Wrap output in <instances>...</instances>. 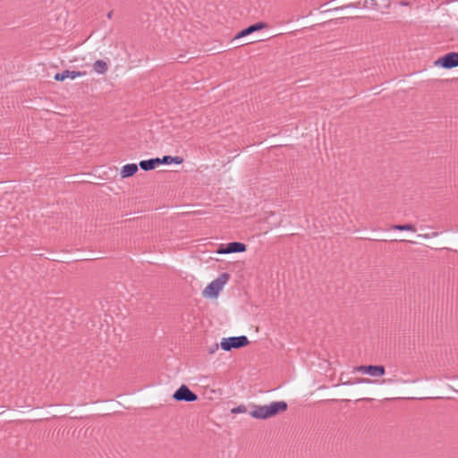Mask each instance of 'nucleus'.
Segmentation results:
<instances>
[{
	"label": "nucleus",
	"mask_w": 458,
	"mask_h": 458,
	"mask_svg": "<svg viewBox=\"0 0 458 458\" xmlns=\"http://www.w3.org/2000/svg\"><path fill=\"white\" fill-rule=\"evenodd\" d=\"M286 409L287 403L285 402H272L269 404L255 405L250 411V415L257 420H266L286 411Z\"/></svg>",
	"instance_id": "nucleus-1"
},
{
	"label": "nucleus",
	"mask_w": 458,
	"mask_h": 458,
	"mask_svg": "<svg viewBox=\"0 0 458 458\" xmlns=\"http://www.w3.org/2000/svg\"><path fill=\"white\" fill-rule=\"evenodd\" d=\"M249 344V339L245 335L224 337L221 339L220 347L226 352L238 349Z\"/></svg>",
	"instance_id": "nucleus-2"
},
{
	"label": "nucleus",
	"mask_w": 458,
	"mask_h": 458,
	"mask_svg": "<svg viewBox=\"0 0 458 458\" xmlns=\"http://www.w3.org/2000/svg\"><path fill=\"white\" fill-rule=\"evenodd\" d=\"M228 274L224 273L216 279L210 282L204 290V294L208 297H216L228 279Z\"/></svg>",
	"instance_id": "nucleus-3"
},
{
	"label": "nucleus",
	"mask_w": 458,
	"mask_h": 458,
	"mask_svg": "<svg viewBox=\"0 0 458 458\" xmlns=\"http://www.w3.org/2000/svg\"><path fill=\"white\" fill-rule=\"evenodd\" d=\"M174 399L179 402L191 403L198 399L196 394H194L188 386L182 385L174 394Z\"/></svg>",
	"instance_id": "nucleus-4"
},
{
	"label": "nucleus",
	"mask_w": 458,
	"mask_h": 458,
	"mask_svg": "<svg viewBox=\"0 0 458 458\" xmlns=\"http://www.w3.org/2000/svg\"><path fill=\"white\" fill-rule=\"evenodd\" d=\"M435 64L445 69L455 68L458 66V52H450L437 60Z\"/></svg>",
	"instance_id": "nucleus-5"
},
{
	"label": "nucleus",
	"mask_w": 458,
	"mask_h": 458,
	"mask_svg": "<svg viewBox=\"0 0 458 458\" xmlns=\"http://www.w3.org/2000/svg\"><path fill=\"white\" fill-rule=\"evenodd\" d=\"M246 250V245L242 242H233L225 246L222 245L216 251L217 254L241 253Z\"/></svg>",
	"instance_id": "nucleus-6"
},
{
	"label": "nucleus",
	"mask_w": 458,
	"mask_h": 458,
	"mask_svg": "<svg viewBox=\"0 0 458 458\" xmlns=\"http://www.w3.org/2000/svg\"><path fill=\"white\" fill-rule=\"evenodd\" d=\"M358 370L370 377H381L385 374V368L381 365L360 366Z\"/></svg>",
	"instance_id": "nucleus-7"
},
{
	"label": "nucleus",
	"mask_w": 458,
	"mask_h": 458,
	"mask_svg": "<svg viewBox=\"0 0 458 458\" xmlns=\"http://www.w3.org/2000/svg\"><path fill=\"white\" fill-rule=\"evenodd\" d=\"M85 74V72L64 70L62 72H57L55 75V80L59 81H64L65 79L74 80L78 77H83Z\"/></svg>",
	"instance_id": "nucleus-8"
},
{
	"label": "nucleus",
	"mask_w": 458,
	"mask_h": 458,
	"mask_svg": "<svg viewBox=\"0 0 458 458\" xmlns=\"http://www.w3.org/2000/svg\"><path fill=\"white\" fill-rule=\"evenodd\" d=\"M266 26L267 25L264 22H257L241 30L239 33H237L234 38L237 39L246 37L255 31L264 29Z\"/></svg>",
	"instance_id": "nucleus-9"
},
{
	"label": "nucleus",
	"mask_w": 458,
	"mask_h": 458,
	"mask_svg": "<svg viewBox=\"0 0 458 458\" xmlns=\"http://www.w3.org/2000/svg\"><path fill=\"white\" fill-rule=\"evenodd\" d=\"M137 171H138V165L136 164H133V163L127 164L122 167L120 174H121L122 178H128V177L135 174L137 173Z\"/></svg>",
	"instance_id": "nucleus-10"
},
{
	"label": "nucleus",
	"mask_w": 458,
	"mask_h": 458,
	"mask_svg": "<svg viewBox=\"0 0 458 458\" xmlns=\"http://www.w3.org/2000/svg\"><path fill=\"white\" fill-rule=\"evenodd\" d=\"M157 160L159 161L158 165H170L172 163L180 165L182 163L183 159L180 157H171V156H164L162 158L157 157Z\"/></svg>",
	"instance_id": "nucleus-11"
},
{
	"label": "nucleus",
	"mask_w": 458,
	"mask_h": 458,
	"mask_svg": "<svg viewBox=\"0 0 458 458\" xmlns=\"http://www.w3.org/2000/svg\"><path fill=\"white\" fill-rule=\"evenodd\" d=\"M158 163H159V161L157 160V157L156 158H150V159H148V160H141L139 163V166L143 171H149V170H152V169L156 168L157 165H158Z\"/></svg>",
	"instance_id": "nucleus-12"
},
{
	"label": "nucleus",
	"mask_w": 458,
	"mask_h": 458,
	"mask_svg": "<svg viewBox=\"0 0 458 458\" xmlns=\"http://www.w3.org/2000/svg\"><path fill=\"white\" fill-rule=\"evenodd\" d=\"M93 70L98 74H104L107 71V64L103 60H97L93 64Z\"/></svg>",
	"instance_id": "nucleus-13"
},
{
	"label": "nucleus",
	"mask_w": 458,
	"mask_h": 458,
	"mask_svg": "<svg viewBox=\"0 0 458 458\" xmlns=\"http://www.w3.org/2000/svg\"><path fill=\"white\" fill-rule=\"evenodd\" d=\"M393 229L394 230H396V231H411V232H415L416 231V228L413 225H411V224H407V225H395L393 226Z\"/></svg>",
	"instance_id": "nucleus-14"
},
{
	"label": "nucleus",
	"mask_w": 458,
	"mask_h": 458,
	"mask_svg": "<svg viewBox=\"0 0 458 458\" xmlns=\"http://www.w3.org/2000/svg\"><path fill=\"white\" fill-rule=\"evenodd\" d=\"M219 346H220V344H215L208 349V353H210V354L215 353L218 350Z\"/></svg>",
	"instance_id": "nucleus-15"
},
{
	"label": "nucleus",
	"mask_w": 458,
	"mask_h": 458,
	"mask_svg": "<svg viewBox=\"0 0 458 458\" xmlns=\"http://www.w3.org/2000/svg\"><path fill=\"white\" fill-rule=\"evenodd\" d=\"M242 408L239 406L237 409H233V412H235V411H242Z\"/></svg>",
	"instance_id": "nucleus-16"
},
{
	"label": "nucleus",
	"mask_w": 458,
	"mask_h": 458,
	"mask_svg": "<svg viewBox=\"0 0 458 458\" xmlns=\"http://www.w3.org/2000/svg\"><path fill=\"white\" fill-rule=\"evenodd\" d=\"M111 16H112V13L110 12V13H107V17L110 19Z\"/></svg>",
	"instance_id": "nucleus-17"
}]
</instances>
